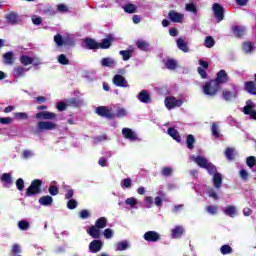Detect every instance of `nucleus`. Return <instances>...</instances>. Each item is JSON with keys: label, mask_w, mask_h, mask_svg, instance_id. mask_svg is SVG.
I'll return each instance as SVG.
<instances>
[{"label": "nucleus", "mask_w": 256, "mask_h": 256, "mask_svg": "<svg viewBox=\"0 0 256 256\" xmlns=\"http://www.w3.org/2000/svg\"><path fill=\"white\" fill-rule=\"evenodd\" d=\"M105 227H107V218L100 217L96 220L95 225L87 230V233L92 239H101V229H105Z\"/></svg>", "instance_id": "f257e3e1"}, {"label": "nucleus", "mask_w": 256, "mask_h": 256, "mask_svg": "<svg viewBox=\"0 0 256 256\" xmlns=\"http://www.w3.org/2000/svg\"><path fill=\"white\" fill-rule=\"evenodd\" d=\"M43 193V180L34 179L30 186L26 189V197H35V195H41Z\"/></svg>", "instance_id": "f03ea898"}, {"label": "nucleus", "mask_w": 256, "mask_h": 256, "mask_svg": "<svg viewBox=\"0 0 256 256\" xmlns=\"http://www.w3.org/2000/svg\"><path fill=\"white\" fill-rule=\"evenodd\" d=\"M202 91L204 95H207L208 97H215V95L221 91V86L217 85L216 82L211 79L202 86Z\"/></svg>", "instance_id": "7ed1b4c3"}, {"label": "nucleus", "mask_w": 256, "mask_h": 256, "mask_svg": "<svg viewBox=\"0 0 256 256\" xmlns=\"http://www.w3.org/2000/svg\"><path fill=\"white\" fill-rule=\"evenodd\" d=\"M96 113L99 115V117H105V119H110V120L115 119V113H113V108L109 106L97 107Z\"/></svg>", "instance_id": "20e7f679"}, {"label": "nucleus", "mask_w": 256, "mask_h": 256, "mask_svg": "<svg viewBox=\"0 0 256 256\" xmlns=\"http://www.w3.org/2000/svg\"><path fill=\"white\" fill-rule=\"evenodd\" d=\"M212 11L217 23H221V21L225 19V8L221 4L214 3L212 6Z\"/></svg>", "instance_id": "39448f33"}, {"label": "nucleus", "mask_w": 256, "mask_h": 256, "mask_svg": "<svg viewBox=\"0 0 256 256\" xmlns=\"http://www.w3.org/2000/svg\"><path fill=\"white\" fill-rule=\"evenodd\" d=\"M214 81V83H216L219 87H221V85H225V83L229 82V74H227V71H225L224 69L218 71L216 73V77L215 79H212Z\"/></svg>", "instance_id": "423d86ee"}, {"label": "nucleus", "mask_w": 256, "mask_h": 256, "mask_svg": "<svg viewBox=\"0 0 256 256\" xmlns=\"http://www.w3.org/2000/svg\"><path fill=\"white\" fill-rule=\"evenodd\" d=\"M57 129V123L51 121H39L37 124V130L42 133V131H53Z\"/></svg>", "instance_id": "0eeeda50"}, {"label": "nucleus", "mask_w": 256, "mask_h": 256, "mask_svg": "<svg viewBox=\"0 0 256 256\" xmlns=\"http://www.w3.org/2000/svg\"><path fill=\"white\" fill-rule=\"evenodd\" d=\"M255 103L251 100L246 101V107L243 108L244 115H250L251 119L256 121Z\"/></svg>", "instance_id": "6e6552de"}, {"label": "nucleus", "mask_w": 256, "mask_h": 256, "mask_svg": "<svg viewBox=\"0 0 256 256\" xmlns=\"http://www.w3.org/2000/svg\"><path fill=\"white\" fill-rule=\"evenodd\" d=\"M164 103L168 109H175V107H181L183 105V100L175 97H166Z\"/></svg>", "instance_id": "1a4fd4ad"}, {"label": "nucleus", "mask_w": 256, "mask_h": 256, "mask_svg": "<svg viewBox=\"0 0 256 256\" xmlns=\"http://www.w3.org/2000/svg\"><path fill=\"white\" fill-rule=\"evenodd\" d=\"M222 97L224 101H233V99H237V86L233 85L231 90H224L222 92Z\"/></svg>", "instance_id": "9d476101"}, {"label": "nucleus", "mask_w": 256, "mask_h": 256, "mask_svg": "<svg viewBox=\"0 0 256 256\" xmlns=\"http://www.w3.org/2000/svg\"><path fill=\"white\" fill-rule=\"evenodd\" d=\"M103 249V241L99 240V238H94L89 243V252L90 253H99Z\"/></svg>", "instance_id": "9b49d317"}, {"label": "nucleus", "mask_w": 256, "mask_h": 256, "mask_svg": "<svg viewBox=\"0 0 256 256\" xmlns=\"http://www.w3.org/2000/svg\"><path fill=\"white\" fill-rule=\"evenodd\" d=\"M168 19L172 23H181L185 19V15H183L182 13H179L175 10H170L168 12Z\"/></svg>", "instance_id": "f8f14e48"}, {"label": "nucleus", "mask_w": 256, "mask_h": 256, "mask_svg": "<svg viewBox=\"0 0 256 256\" xmlns=\"http://www.w3.org/2000/svg\"><path fill=\"white\" fill-rule=\"evenodd\" d=\"M143 238L148 243H157V241H161V235L155 231H148L144 234Z\"/></svg>", "instance_id": "ddd939ff"}, {"label": "nucleus", "mask_w": 256, "mask_h": 256, "mask_svg": "<svg viewBox=\"0 0 256 256\" xmlns=\"http://www.w3.org/2000/svg\"><path fill=\"white\" fill-rule=\"evenodd\" d=\"M115 41V36L113 34H108L106 38L102 39L101 43H98L99 49H109Z\"/></svg>", "instance_id": "4468645a"}, {"label": "nucleus", "mask_w": 256, "mask_h": 256, "mask_svg": "<svg viewBox=\"0 0 256 256\" xmlns=\"http://www.w3.org/2000/svg\"><path fill=\"white\" fill-rule=\"evenodd\" d=\"M231 31L233 33V35L237 38V39H241L245 36L246 33V29L244 26H232Z\"/></svg>", "instance_id": "2eb2a0df"}, {"label": "nucleus", "mask_w": 256, "mask_h": 256, "mask_svg": "<svg viewBox=\"0 0 256 256\" xmlns=\"http://www.w3.org/2000/svg\"><path fill=\"white\" fill-rule=\"evenodd\" d=\"M122 135L128 141H137V134L131 130V128H123Z\"/></svg>", "instance_id": "dca6fc26"}, {"label": "nucleus", "mask_w": 256, "mask_h": 256, "mask_svg": "<svg viewBox=\"0 0 256 256\" xmlns=\"http://www.w3.org/2000/svg\"><path fill=\"white\" fill-rule=\"evenodd\" d=\"M112 81L116 87H127V80L121 74H116Z\"/></svg>", "instance_id": "f3484780"}, {"label": "nucleus", "mask_w": 256, "mask_h": 256, "mask_svg": "<svg viewBox=\"0 0 256 256\" xmlns=\"http://www.w3.org/2000/svg\"><path fill=\"white\" fill-rule=\"evenodd\" d=\"M244 89L249 95H256V82L254 81H247L244 83Z\"/></svg>", "instance_id": "a211bd4d"}, {"label": "nucleus", "mask_w": 256, "mask_h": 256, "mask_svg": "<svg viewBox=\"0 0 256 256\" xmlns=\"http://www.w3.org/2000/svg\"><path fill=\"white\" fill-rule=\"evenodd\" d=\"M168 135L174 139L177 143H182L183 139L181 138V134H179V131L177 129L170 127L168 128Z\"/></svg>", "instance_id": "6ab92c4d"}, {"label": "nucleus", "mask_w": 256, "mask_h": 256, "mask_svg": "<svg viewBox=\"0 0 256 256\" xmlns=\"http://www.w3.org/2000/svg\"><path fill=\"white\" fill-rule=\"evenodd\" d=\"M4 65H14L15 64V54L13 52H6L3 54Z\"/></svg>", "instance_id": "aec40b11"}, {"label": "nucleus", "mask_w": 256, "mask_h": 256, "mask_svg": "<svg viewBox=\"0 0 256 256\" xmlns=\"http://www.w3.org/2000/svg\"><path fill=\"white\" fill-rule=\"evenodd\" d=\"M84 42L86 44V49H90L91 51L99 49V43L93 38H85Z\"/></svg>", "instance_id": "412c9836"}, {"label": "nucleus", "mask_w": 256, "mask_h": 256, "mask_svg": "<svg viewBox=\"0 0 256 256\" xmlns=\"http://www.w3.org/2000/svg\"><path fill=\"white\" fill-rule=\"evenodd\" d=\"M183 233H185L183 226H175V228L171 230L172 239H180Z\"/></svg>", "instance_id": "4be33fe9"}, {"label": "nucleus", "mask_w": 256, "mask_h": 256, "mask_svg": "<svg viewBox=\"0 0 256 256\" xmlns=\"http://www.w3.org/2000/svg\"><path fill=\"white\" fill-rule=\"evenodd\" d=\"M242 49H243L244 53H246V54L253 53V51L255 49V42H251V41L243 42Z\"/></svg>", "instance_id": "5701e85b"}, {"label": "nucleus", "mask_w": 256, "mask_h": 256, "mask_svg": "<svg viewBox=\"0 0 256 256\" xmlns=\"http://www.w3.org/2000/svg\"><path fill=\"white\" fill-rule=\"evenodd\" d=\"M38 203L43 207H49L53 205V197L46 195L39 198Z\"/></svg>", "instance_id": "b1692460"}, {"label": "nucleus", "mask_w": 256, "mask_h": 256, "mask_svg": "<svg viewBox=\"0 0 256 256\" xmlns=\"http://www.w3.org/2000/svg\"><path fill=\"white\" fill-rule=\"evenodd\" d=\"M176 45L178 49H180V51H183V53H189V46L183 38H178L176 41Z\"/></svg>", "instance_id": "393cba45"}, {"label": "nucleus", "mask_w": 256, "mask_h": 256, "mask_svg": "<svg viewBox=\"0 0 256 256\" xmlns=\"http://www.w3.org/2000/svg\"><path fill=\"white\" fill-rule=\"evenodd\" d=\"M1 183H4L5 187H9V185H13V177L10 173L2 174L0 178Z\"/></svg>", "instance_id": "a878e982"}, {"label": "nucleus", "mask_w": 256, "mask_h": 256, "mask_svg": "<svg viewBox=\"0 0 256 256\" xmlns=\"http://www.w3.org/2000/svg\"><path fill=\"white\" fill-rule=\"evenodd\" d=\"M138 99L141 103H151V95L146 90H142L139 93Z\"/></svg>", "instance_id": "bb28decb"}, {"label": "nucleus", "mask_w": 256, "mask_h": 256, "mask_svg": "<svg viewBox=\"0 0 256 256\" xmlns=\"http://www.w3.org/2000/svg\"><path fill=\"white\" fill-rule=\"evenodd\" d=\"M136 47H138L140 51H151V44L144 40H138L136 42Z\"/></svg>", "instance_id": "cd10ccee"}, {"label": "nucleus", "mask_w": 256, "mask_h": 256, "mask_svg": "<svg viewBox=\"0 0 256 256\" xmlns=\"http://www.w3.org/2000/svg\"><path fill=\"white\" fill-rule=\"evenodd\" d=\"M194 162L198 165V167H201V169H205L209 163V161L203 156H196L194 158Z\"/></svg>", "instance_id": "c85d7f7f"}, {"label": "nucleus", "mask_w": 256, "mask_h": 256, "mask_svg": "<svg viewBox=\"0 0 256 256\" xmlns=\"http://www.w3.org/2000/svg\"><path fill=\"white\" fill-rule=\"evenodd\" d=\"M6 19L10 25H17L19 23V15L15 12L9 13Z\"/></svg>", "instance_id": "c756f323"}, {"label": "nucleus", "mask_w": 256, "mask_h": 256, "mask_svg": "<svg viewBox=\"0 0 256 256\" xmlns=\"http://www.w3.org/2000/svg\"><path fill=\"white\" fill-rule=\"evenodd\" d=\"M213 183L216 189H221V185L223 184V176H221V173L218 172L213 175Z\"/></svg>", "instance_id": "7c9ffc66"}, {"label": "nucleus", "mask_w": 256, "mask_h": 256, "mask_svg": "<svg viewBox=\"0 0 256 256\" xmlns=\"http://www.w3.org/2000/svg\"><path fill=\"white\" fill-rule=\"evenodd\" d=\"M68 107H81L83 105V100L79 98H70L66 100Z\"/></svg>", "instance_id": "2f4dec72"}, {"label": "nucleus", "mask_w": 256, "mask_h": 256, "mask_svg": "<svg viewBox=\"0 0 256 256\" xmlns=\"http://www.w3.org/2000/svg\"><path fill=\"white\" fill-rule=\"evenodd\" d=\"M195 136L193 134H188L186 136V147L187 149H195Z\"/></svg>", "instance_id": "473e14b6"}, {"label": "nucleus", "mask_w": 256, "mask_h": 256, "mask_svg": "<svg viewBox=\"0 0 256 256\" xmlns=\"http://www.w3.org/2000/svg\"><path fill=\"white\" fill-rule=\"evenodd\" d=\"M224 155L228 161L235 160V148L227 147L225 149Z\"/></svg>", "instance_id": "72a5a7b5"}, {"label": "nucleus", "mask_w": 256, "mask_h": 256, "mask_svg": "<svg viewBox=\"0 0 256 256\" xmlns=\"http://www.w3.org/2000/svg\"><path fill=\"white\" fill-rule=\"evenodd\" d=\"M27 71H29V69H25L23 66H17L14 68V77H25Z\"/></svg>", "instance_id": "f704fd0d"}, {"label": "nucleus", "mask_w": 256, "mask_h": 256, "mask_svg": "<svg viewBox=\"0 0 256 256\" xmlns=\"http://www.w3.org/2000/svg\"><path fill=\"white\" fill-rule=\"evenodd\" d=\"M119 55L122 56L123 61H129L133 57V50H120Z\"/></svg>", "instance_id": "c9c22d12"}, {"label": "nucleus", "mask_w": 256, "mask_h": 256, "mask_svg": "<svg viewBox=\"0 0 256 256\" xmlns=\"http://www.w3.org/2000/svg\"><path fill=\"white\" fill-rule=\"evenodd\" d=\"M20 63L21 65H24V67H27V65H33V58L28 55H22L20 56Z\"/></svg>", "instance_id": "e433bc0d"}, {"label": "nucleus", "mask_w": 256, "mask_h": 256, "mask_svg": "<svg viewBox=\"0 0 256 256\" xmlns=\"http://www.w3.org/2000/svg\"><path fill=\"white\" fill-rule=\"evenodd\" d=\"M123 9L125 13H129V14L137 13V6H135V4L133 3H128L124 5Z\"/></svg>", "instance_id": "4c0bfd02"}, {"label": "nucleus", "mask_w": 256, "mask_h": 256, "mask_svg": "<svg viewBox=\"0 0 256 256\" xmlns=\"http://www.w3.org/2000/svg\"><path fill=\"white\" fill-rule=\"evenodd\" d=\"M101 65L103 67H114L116 62L112 58L106 57L101 60Z\"/></svg>", "instance_id": "58836bf2"}, {"label": "nucleus", "mask_w": 256, "mask_h": 256, "mask_svg": "<svg viewBox=\"0 0 256 256\" xmlns=\"http://www.w3.org/2000/svg\"><path fill=\"white\" fill-rule=\"evenodd\" d=\"M224 213L228 217H235V215H237V208H235V206H228L224 210Z\"/></svg>", "instance_id": "ea45409f"}, {"label": "nucleus", "mask_w": 256, "mask_h": 256, "mask_svg": "<svg viewBox=\"0 0 256 256\" xmlns=\"http://www.w3.org/2000/svg\"><path fill=\"white\" fill-rule=\"evenodd\" d=\"M204 47H207V49L215 47V39L212 36H207L204 40Z\"/></svg>", "instance_id": "a19ab883"}, {"label": "nucleus", "mask_w": 256, "mask_h": 256, "mask_svg": "<svg viewBox=\"0 0 256 256\" xmlns=\"http://www.w3.org/2000/svg\"><path fill=\"white\" fill-rule=\"evenodd\" d=\"M220 253L222 255H231V253H233V248L227 244L222 245L220 248Z\"/></svg>", "instance_id": "79ce46f5"}, {"label": "nucleus", "mask_w": 256, "mask_h": 256, "mask_svg": "<svg viewBox=\"0 0 256 256\" xmlns=\"http://www.w3.org/2000/svg\"><path fill=\"white\" fill-rule=\"evenodd\" d=\"M165 65L166 68L170 69L171 71H175V69H177V61L173 59H167Z\"/></svg>", "instance_id": "37998d69"}, {"label": "nucleus", "mask_w": 256, "mask_h": 256, "mask_svg": "<svg viewBox=\"0 0 256 256\" xmlns=\"http://www.w3.org/2000/svg\"><path fill=\"white\" fill-rule=\"evenodd\" d=\"M114 114L118 119H123V117H127V110L125 108L118 107Z\"/></svg>", "instance_id": "c03bdc74"}, {"label": "nucleus", "mask_w": 256, "mask_h": 256, "mask_svg": "<svg viewBox=\"0 0 256 256\" xmlns=\"http://www.w3.org/2000/svg\"><path fill=\"white\" fill-rule=\"evenodd\" d=\"M204 169H206L209 175H215V173H218L217 167H215V165H213L211 162H208V165H206Z\"/></svg>", "instance_id": "a18cd8bd"}, {"label": "nucleus", "mask_w": 256, "mask_h": 256, "mask_svg": "<svg viewBox=\"0 0 256 256\" xmlns=\"http://www.w3.org/2000/svg\"><path fill=\"white\" fill-rule=\"evenodd\" d=\"M211 131H212V135L213 137H215V139H219V126L217 125L216 122L212 123V126H211Z\"/></svg>", "instance_id": "49530a36"}, {"label": "nucleus", "mask_w": 256, "mask_h": 256, "mask_svg": "<svg viewBox=\"0 0 256 256\" xmlns=\"http://www.w3.org/2000/svg\"><path fill=\"white\" fill-rule=\"evenodd\" d=\"M64 45L66 47H75V39L69 36L64 37Z\"/></svg>", "instance_id": "de8ad7c7"}, {"label": "nucleus", "mask_w": 256, "mask_h": 256, "mask_svg": "<svg viewBox=\"0 0 256 256\" xmlns=\"http://www.w3.org/2000/svg\"><path fill=\"white\" fill-rule=\"evenodd\" d=\"M206 211L207 213H209V215H217V211H219V207L215 205H209L206 207Z\"/></svg>", "instance_id": "09e8293b"}, {"label": "nucleus", "mask_w": 256, "mask_h": 256, "mask_svg": "<svg viewBox=\"0 0 256 256\" xmlns=\"http://www.w3.org/2000/svg\"><path fill=\"white\" fill-rule=\"evenodd\" d=\"M54 42L56 43V45L58 47H63V45H64V38H63V36H61V34H56L54 36Z\"/></svg>", "instance_id": "8fccbe9b"}, {"label": "nucleus", "mask_w": 256, "mask_h": 256, "mask_svg": "<svg viewBox=\"0 0 256 256\" xmlns=\"http://www.w3.org/2000/svg\"><path fill=\"white\" fill-rule=\"evenodd\" d=\"M58 63H60V65H69V58H67L65 54H60L58 56Z\"/></svg>", "instance_id": "3c124183"}, {"label": "nucleus", "mask_w": 256, "mask_h": 256, "mask_svg": "<svg viewBox=\"0 0 256 256\" xmlns=\"http://www.w3.org/2000/svg\"><path fill=\"white\" fill-rule=\"evenodd\" d=\"M186 11H189L190 13H194V15H197V6L195 3H188L186 4Z\"/></svg>", "instance_id": "603ef678"}, {"label": "nucleus", "mask_w": 256, "mask_h": 256, "mask_svg": "<svg viewBox=\"0 0 256 256\" xmlns=\"http://www.w3.org/2000/svg\"><path fill=\"white\" fill-rule=\"evenodd\" d=\"M127 249H129V243L125 241L118 242L117 251H125Z\"/></svg>", "instance_id": "864d4df0"}, {"label": "nucleus", "mask_w": 256, "mask_h": 256, "mask_svg": "<svg viewBox=\"0 0 256 256\" xmlns=\"http://www.w3.org/2000/svg\"><path fill=\"white\" fill-rule=\"evenodd\" d=\"M18 227L21 231H27L29 229V222L26 220H21L18 222Z\"/></svg>", "instance_id": "5fc2aeb1"}, {"label": "nucleus", "mask_w": 256, "mask_h": 256, "mask_svg": "<svg viewBox=\"0 0 256 256\" xmlns=\"http://www.w3.org/2000/svg\"><path fill=\"white\" fill-rule=\"evenodd\" d=\"M163 177H171L173 175V168L171 167H164L161 171Z\"/></svg>", "instance_id": "6e6d98bb"}, {"label": "nucleus", "mask_w": 256, "mask_h": 256, "mask_svg": "<svg viewBox=\"0 0 256 256\" xmlns=\"http://www.w3.org/2000/svg\"><path fill=\"white\" fill-rule=\"evenodd\" d=\"M16 189H18V191H23V189H25V181L23 178H18L16 180Z\"/></svg>", "instance_id": "4d7b16f0"}, {"label": "nucleus", "mask_w": 256, "mask_h": 256, "mask_svg": "<svg viewBox=\"0 0 256 256\" xmlns=\"http://www.w3.org/2000/svg\"><path fill=\"white\" fill-rule=\"evenodd\" d=\"M48 192L50 195H52V197H55V195H59V187H57L55 185H51L48 188Z\"/></svg>", "instance_id": "13d9d810"}, {"label": "nucleus", "mask_w": 256, "mask_h": 256, "mask_svg": "<svg viewBox=\"0 0 256 256\" xmlns=\"http://www.w3.org/2000/svg\"><path fill=\"white\" fill-rule=\"evenodd\" d=\"M67 107H69L67 102L60 101L56 104V109L59 111H66Z\"/></svg>", "instance_id": "bf43d9fd"}, {"label": "nucleus", "mask_w": 256, "mask_h": 256, "mask_svg": "<svg viewBox=\"0 0 256 256\" xmlns=\"http://www.w3.org/2000/svg\"><path fill=\"white\" fill-rule=\"evenodd\" d=\"M246 165H248L250 167V169H252V167L254 165H256V158L255 156H249L247 159H246Z\"/></svg>", "instance_id": "052dcab7"}, {"label": "nucleus", "mask_w": 256, "mask_h": 256, "mask_svg": "<svg viewBox=\"0 0 256 256\" xmlns=\"http://www.w3.org/2000/svg\"><path fill=\"white\" fill-rule=\"evenodd\" d=\"M57 11L59 13H69V7H67V5H65V4H58Z\"/></svg>", "instance_id": "680f3d73"}, {"label": "nucleus", "mask_w": 256, "mask_h": 256, "mask_svg": "<svg viewBox=\"0 0 256 256\" xmlns=\"http://www.w3.org/2000/svg\"><path fill=\"white\" fill-rule=\"evenodd\" d=\"M77 200L75 199H70L68 202H67V207L70 209V210H73V209H77Z\"/></svg>", "instance_id": "e2e57ef3"}, {"label": "nucleus", "mask_w": 256, "mask_h": 256, "mask_svg": "<svg viewBox=\"0 0 256 256\" xmlns=\"http://www.w3.org/2000/svg\"><path fill=\"white\" fill-rule=\"evenodd\" d=\"M125 204L130 205V207H135V205H137V199H135V197L127 198Z\"/></svg>", "instance_id": "0e129e2a"}, {"label": "nucleus", "mask_w": 256, "mask_h": 256, "mask_svg": "<svg viewBox=\"0 0 256 256\" xmlns=\"http://www.w3.org/2000/svg\"><path fill=\"white\" fill-rule=\"evenodd\" d=\"M0 123L2 125H11V123H13V118H11V117H2V118H0Z\"/></svg>", "instance_id": "69168bd1"}, {"label": "nucleus", "mask_w": 256, "mask_h": 256, "mask_svg": "<svg viewBox=\"0 0 256 256\" xmlns=\"http://www.w3.org/2000/svg\"><path fill=\"white\" fill-rule=\"evenodd\" d=\"M197 71H198V74L200 75L201 79H207V76H208L207 71L204 68L198 67Z\"/></svg>", "instance_id": "338daca9"}, {"label": "nucleus", "mask_w": 256, "mask_h": 256, "mask_svg": "<svg viewBox=\"0 0 256 256\" xmlns=\"http://www.w3.org/2000/svg\"><path fill=\"white\" fill-rule=\"evenodd\" d=\"M103 235L105 239H111L113 237V231L111 230V228H107L104 230Z\"/></svg>", "instance_id": "774afa93"}]
</instances>
